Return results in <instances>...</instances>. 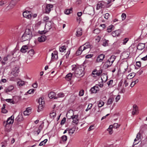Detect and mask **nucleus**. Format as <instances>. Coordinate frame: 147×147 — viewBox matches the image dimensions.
I'll return each instance as SVG.
<instances>
[{
    "label": "nucleus",
    "mask_w": 147,
    "mask_h": 147,
    "mask_svg": "<svg viewBox=\"0 0 147 147\" xmlns=\"http://www.w3.org/2000/svg\"><path fill=\"white\" fill-rule=\"evenodd\" d=\"M17 83L18 85L20 86H22L24 84V82L21 80H20Z\"/></svg>",
    "instance_id": "a18cd8bd"
},
{
    "label": "nucleus",
    "mask_w": 147,
    "mask_h": 147,
    "mask_svg": "<svg viewBox=\"0 0 147 147\" xmlns=\"http://www.w3.org/2000/svg\"><path fill=\"white\" fill-rule=\"evenodd\" d=\"M135 75V73H130L127 76V78L128 79H131L134 77Z\"/></svg>",
    "instance_id": "c9c22d12"
},
{
    "label": "nucleus",
    "mask_w": 147,
    "mask_h": 147,
    "mask_svg": "<svg viewBox=\"0 0 147 147\" xmlns=\"http://www.w3.org/2000/svg\"><path fill=\"white\" fill-rule=\"evenodd\" d=\"M145 44L139 43L137 47V49L139 50H142L145 48Z\"/></svg>",
    "instance_id": "4be33fe9"
},
{
    "label": "nucleus",
    "mask_w": 147,
    "mask_h": 147,
    "mask_svg": "<svg viewBox=\"0 0 147 147\" xmlns=\"http://www.w3.org/2000/svg\"><path fill=\"white\" fill-rule=\"evenodd\" d=\"M104 2L103 1L98 2L96 6V9L98 10L102 8L104 6Z\"/></svg>",
    "instance_id": "4468645a"
},
{
    "label": "nucleus",
    "mask_w": 147,
    "mask_h": 147,
    "mask_svg": "<svg viewBox=\"0 0 147 147\" xmlns=\"http://www.w3.org/2000/svg\"><path fill=\"white\" fill-rule=\"evenodd\" d=\"M42 128L39 127L38 129L36 131V132L37 133V134L38 135L40 132L41 130H42Z\"/></svg>",
    "instance_id": "69168bd1"
},
{
    "label": "nucleus",
    "mask_w": 147,
    "mask_h": 147,
    "mask_svg": "<svg viewBox=\"0 0 147 147\" xmlns=\"http://www.w3.org/2000/svg\"><path fill=\"white\" fill-rule=\"evenodd\" d=\"M44 105V104H41L39 105L38 107V109L37 110V111L38 112H39L42 110L43 108Z\"/></svg>",
    "instance_id": "e433bc0d"
},
{
    "label": "nucleus",
    "mask_w": 147,
    "mask_h": 147,
    "mask_svg": "<svg viewBox=\"0 0 147 147\" xmlns=\"http://www.w3.org/2000/svg\"><path fill=\"white\" fill-rule=\"evenodd\" d=\"M28 53L30 55L32 56L34 55V52L33 50L31 49L28 51Z\"/></svg>",
    "instance_id": "49530a36"
},
{
    "label": "nucleus",
    "mask_w": 147,
    "mask_h": 147,
    "mask_svg": "<svg viewBox=\"0 0 147 147\" xmlns=\"http://www.w3.org/2000/svg\"><path fill=\"white\" fill-rule=\"evenodd\" d=\"M114 29V26L112 25H111L108 27L107 29V31L108 32H111Z\"/></svg>",
    "instance_id": "c756f323"
},
{
    "label": "nucleus",
    "mask_w": 147,
    "mask_h": 147,
    "mask_svg": "<svg viewBox=\"0 0 147 147\" xmlns=\"http://www.w3.org/2000/svg\"><path fill=\"white\" fill-rule=\"evenodd\" d=\"M5 101L7 102L12 103L13 104L14 103V101L11 99H6Z\"/></svg>",
    "instance_id": "09e8293b"
},
{
    "label": "nucleus",
    "mask_w": 147,
    "mask_h": 147,
    "mask_svg": "<svg viewBox=\"0 0 147 147\" xmlns=\"http://www.w3.org/2000/svg\"><path fill=\"white\" fill-rule=\"evenodd\" d=\"M138 107L135 104L133 106V111L132 114L133 115L137 114L138 112Z\"/></svg>",
    "instance_id": "f3484780"
},
{
    "label": "nucleus",
    "mask_w": 147,
    "mask_h": 147,
    "mask_svg": "<svg viewBox=\"0 0 147 147\" xmlns=\"http://www.w3.org/2000/svg\"><path fill=\"white\" fill-rule=\"evenodd\" d=\"M76 129V127L74 126L70 129H68V133L70 135H72Z\"/></svg>",
    "instance_id": "a878e982"
},
{
    "label": "nucleus",
    "mask_w": 147,
    "mask_h": 147,
    "mask_svg": "<svg viewBox=\"0 0 147 147\" xmlns=\"http://www.w3.org/2000/svg\"><path fill=\"white\" fill-rule=\"evenodd\" d=\"M47 139L45 140H44L40 142L39 144V145L40 146L45 145L46 142H47Z\"/></svg>",
    "instance_id": "79ce46f5"
},
{
    "label": "nucleus",
    "mask_w": 147,
    "mask_h": 147,
    "mask_svg": "<svg viewBox=\"0 0 147 147\" xmlns=\"http://www.w3.org/2000/svg\"><path fill=\"white\" fill-rule=\"evenodd\" d=\"M14 121V117L13 115L9 118L6 121H4V124L5 123H7L9 124H11L13 123Z\"/></svg>",
    "instance_id": "9b49d317"
},
{
    "label": "nucleus",
    "mask_w": 147,
    "mask_h": 147,
    "mask_svg": "<svg viewBox=\"0 0 147 147\" xmlns=\"http://www.w3.org/2000/svg\"><path fill=\"white\" fill-rule=\"evenodd\" d=\"M9 55H8L7 56H5L3 58V60L1 62V63L2 65H5L6 64V62L8 60V57Z\"/></svg>",
    "instance_id": "393cba45"
},
{
    "label": "nucleus",
    "mask_w": 147,
    "mask_h": 147,
    "mask_svg": "<svg viewBox=\"0 0 147 147\" xmlns=\"http://www.w3.org/2000/svg\"><path fill=\"white\" fill-rule=\"evenodd\" d=\"M92 74L93 75H96V76H98V74L97 71L96 70H94L92 73Z\"/></svg>",
    "instance_id": "e2e57ef3"
},
{
    "label": "nucleus",
    "mask_w": 147,
    "mask_h": 147,
    "mask_svg": "<svg viewBox=\"0 0 147 147\" xmlns=\"http://www.w3.org/2000/svg\"><path fill=\"white\" fill-rule=\"evenodd\" d=\"M74 112L72 110H69L66 114V117L68 119H72V117L74 116Z\"/></svg>",
    "instance_id": "9d476101"
},
{
    "label": "nucleus",
    "mask_w": 147,
    "mask_h": 147,
    "mask_svg": "<svg viewBox=\"0 0 147 147\" xmlns=\"http://www.w3.org/2000/svg\"><path fill=\"white\" fill-rule=\"evenodd\" d=\"M51 24V23L50 22H47L45 25V30L41 31L40 34H45L47 32L49 31L52 28Z\"/></svg>",
    "instance_id": "7ed1b4c3"
},
{
    "label": "nucleus",
    "mask_w": 147,
    "mask_h": 147,
    "mask_svg": "<svg viewBox=\"0 0 147 147\" xmlns=\"http://www.w3.org/2000/svg\"><path fill=\"white\" fill-rule=\"evenodd\" d=\"M19 67L18 65H16L12 69L11 74L15 77L18 76L19 72Z\"/></svg>",
    "instance_id": "39448f33"
},
{
    "label": "nucleus",
    "mask_w": 147,
    "mask_h": 147,
    "mask_svg": "<svg viewBox=\"0 0 147 147\" xmlns=\"http://www.w3.org/2000/svg\"><path fill=\"white\" fill-rule=\"evenodd\" d=\"M82 34V28H79L77 29L76 32V35L78 37L81 36Z\"/></svg>",
    "instance_id": "b1692460"
},
{
    "label": "nucleus",
    "mask_w": 147,
    "mask_h": 147,
    "mask_svg": "<svg viewBox=\"0 0 147 147\" xmlns=\"http://www.w3.org/2000/svg\"><path fill=\"white\" fill-rule=\"evenodd\" d=\"M138 82V80L136 79L134 81H133L130 85V86L131 87H133L134 85Z\"/></svg>",
    "instance_id": "a19ab883"
},
{
    "label": "nucleus",
    "mask_w": 147,
    "mask_h": 147,
    "mask_svg": "<svg viewBox=\"0 0 147 147\" xmlns=\"http://www.w3.org/2000/svg\"><path fill=\"white\" fill-rule=\"evenodd\" d=\"M120 125H118L117 123H114L113 125V127L114 128H117L119 127Z\"/></svg>",
    "instance_id": "4d7b16f0"
},
{
    "label": "nucleus",
    "mask_w": 147,
    "mask_h": 147,
    "mask_svg": "<svg viewBox=\"0 0 147 147\" xmlns=\"http://www.w3.org/2000/svg\"><path fill=\"white\" fill-rule=\"evenodd\" d=\"M55 95L56 94L55 92H52L49 94L48 96L50 98H54V99H57V97H55Z\"/></svg>",
    "instance_id": "412c9836"
},
{
    "label": "nucleus",
    "mask_w": 147,
    "mask_h": 147,
    "mask_svg": "<svg viewBox=\"0 0 147 147\" xmlns=\"http://www.w3.org/2000/svg\"><path fill=\"white\" fill-rule=\"evenodd\" d=\"M129 40V39L128 38H125L123 40V45H125L126 44V43Z\"/></svg>",
    "instance_id": "bf43d9fd"
},
{
    "label": "nucleus",
    "mask_w": 147,
    "mask_h": 147,
    "mask_svg": "<svg viewBox=\"0 0 147 147\" xmlns=\"http://www.w3.org/2000/svg\"><path fill=\"white\" fill-rule=\"evenodd\" d=\"M31 110L29 108H27L26 110L24 112V115H29L31 113Z\"/></svg>",
    "instance_id": "bb28decb"
},
{
    "label": "nucleus",
    "mask_w": 147,
    "mask_h": 147,
    "mask_svg": "<svg viewBox=\"0 0 147 147\" xmlns=\"http://www.w3.org/2000/svg\"><path fill=\"white\" fill-rule=\"evenodd\" d=\"M83 51V50L82 48V47H80L78 49L77 51L76 54L77 55H79L81 54Z\"/></svg>",
    "instance_id": "473e14b6"
},
{
    "label": "nucleus",
    "mask_w": 147,
    "mask_h": 147,
    "mask_svg": "<svg viewBox=\"0 0 147 147\" xmlns=\"http://www.w3.org/2000/svg\"><path fill=\"white\" fill-rule=\"evenodd\" d=\"M93 32L96 34H98L100 32V31L98 29H96L93 31Z\"/></svg>",
    "instance_id": "6e6d98bb"
},
{
    "label": "nucleus",
    "mask_w": 147,
    "mask_h": 147,
    "mask_svg": "<svg viewBox=\"0 0 147 147\" xmlns=\"http://www.w3.org/2000/svg\"><path fill=\"white\" fill-rule=\"evenodd\" d=\"M34 91L35 90H34V89H31L28 91V93L29 94H30L32 93H33Z\"/></svg>",
    "instance_id": "0e129e2a"
},
{
    "label": "nucleus",
    "mask_w": 147,
    "mask_h": 147,
    "mask_svg": "<svg viewBox=\"0 0 147 147\" xmlns=\"http://www.w3.org/2000/svg\"><path fill=\"white\" fill-rule=\"evenodd\" d=\"M56 112L54 111L53 110L51 113H50V116L51 119H54L56 116Z\"/></svg>",
    "instance_id": "f704fd0d"
},
{
    "label": "nucleus",
    "mask_w": 147,
    "mask_h": 147,
    "mask_svg": "<svg viewBox=\"0 0 147 147\" xmlns=\"http://www.w3.org/2000/svg\"><path fill=\"white\" fill-rule=\"evenodd\" d=\"M72 76V74L71 73H69L66 75L65 77V78L67 80L69 81L71 79Z\"/></svg>",
    "instance_id": "7c9ffc66"
},
{
    "label": "nucleus",
    "mask_w": 147,
    "mask_h": 147,
    "mask_svg": "<svg viewBox=\"0 0 147 147\" xmlns=\"http://www.w3.org/2000/svg\"><path fill=\"white\" fill-rule=\"evenodd\" d=\"M28 49V47L26 45H24L22 47L20 51L23 53H25L26 52V50Z\"/></svg>",
    "instance_id": "cd10ccee"
},
{
    "label": "nucleus",
    "mask_w": 147,
    "mask_h": 147,
    "mask_svg": "<svg viewBox=\"0 0 147 147\" xmlns=\"http://www.w3.org/2000/svg\"><path fill=\"white\" fill-rule=\"evenodd\" d=\"M14 88L13 86L11 85L8 86V87L5 88L4 90L5 92L6 93H8V92H11Z\"/></svg>",
    "instance_id": "aec40b11"
},
{
    "label": "nucleus",
    "mask_w": 147,
    "mask_h": 147,
    "mask_svg": "<svg viewBox=\"0 0 147 147\" xmlns=\"http://www.w3.org/2000/svg\"><path fill=\"white\" fill-rule=\"evenodd\" d=\"M19 0H12L9 6L12 7H13L16 4L17 1Z\"/></svg>",
    "instance_id": "c85d7f7f"
},
{
    "label": "nucleus",
    "mask_w": 147,
    "mask_h": 147,
    "mask_svg": "<svg viewBox=\"0 0 147 147\" xmlns=\"http://www.w3.org/2000/svg\"><path fill=\"white\" fill-rule=\"evenodd\" d=\"M114 100V98H110L107 101V105H110L111 104Z\"/></svg>",
    "instance_id": "58836bf2"
},
{
    "label": "nucleus",
    "mask_w": 147,
    "mask_h": 147,
    "mask_svg": "<svg viewBox=\"0 0 147 147\" xmlns=\"http://www.w3.org/2000/svg\"><path fill=\"white\" fill-rule=\"evenodd\" d=\"M105 57V55L103 54H100L97 57L96 61L97 62H100L102 61Z\"/></svg>",
    "instance_id": "f8f14e48"
},
{
    "label": "nucleus",
    "mask_w": 147,
    "mask_h": 147,
    "mask_svg": "<svg viewBox=\"0 0 147 147\" xmlns=\"http://www.w3.org/2000/svg\"><path fill=\"white\" fill-rule=\"evenodd\" d=\"M58 58V52L57 51H54L51 54V59H57Z\"/></svg>",
    "instance_id": "dca6fc26"
},
{
    "label": "nucleus",
    "mask_w": 147,
    "mask_h": 147,
    "mask_svg": "<svg viewBox=\"0 0 147 147\" xmlns=\"http://www.w3.org/2000/svg\"><path fill=\"white\" fill-rule=\"evenodd\" d=\"M38 102L39 105L40 104H45L44 101L43 100V99L42 98H40L39 99Z\"/></svg>",
    "instance_id": "37998d69"
},
{
    "label": "nucleus",
    "mask_w": 147,
    "mask_h": 147,
    "mask_svg": "<svg viewBox=\"0 0 147 147\" xmlns=\"http://www.w3.org/2000/svg\"><path fill=\"white\" fill-rule=\"evenodd\" d=\"M110 16V15L109 13H106L105 14V16L104 18L105 19H108L109 18V17Z\"/></svg>",
    "instance_id": "052dcab7"
},
{
    "label": "nucleus",
    "mask_w": 147,
    "mask_h": 147,
    "mask_svg": "<svg viewBox=\"0 0 147 147\" xmlns=\"http://www.w3.org/2000/svg\"><path fill=\"white\" fill-rule=\"evenodd\" d=\"M46 37L45 35H42L38 37V40L39 42H42L45 41L46 39Z\"/></svg>",
    "instance_id": "5701e85b"
},
{
    "label": "nucleus",
    "mask_w": 147,
    "mask_h": 147,
    "mask_svg": "<svg viewBox=\"0 0 147 147\" xmlns=\"http://www.w3.org/2000/svg\"><path fill=\"white\" fill-rule=\"evenodd\" d=\"M107 131H109V133L110 134H112L113 133L112 129L108 128L107 129Z\"/></svg>",
    "instance_id": "774afa93"
},
{
    "label": "nucleus",
    "mask_w": 147,
    "mask_h": 147,
    "mask_svg": "<svg viewBox=\"0 0 147 147\" xmlns=\"http://www.w3.org/2000/svg\"><path fill=\"white\" fill-rule=\"evenodd\" d=\"M32 13L30 11H26L23 13V15L24 17L28 19H30L32 18Z\"/></svg>",
    "instance_id": "0eeeda50"
},
{
    "label": "nucleus",
    "mask_w": 147,
    "mask_h": 147,
    "mask_svg": "<svg viewBox=\"0 0 147 147\" xmlns=\"http://www.w3.org/2000/svg\"><path fill=\"white\" fill-rule=\"evenodd\" d=\"M53 7L52 5L50 4L47 5L45 8V13H49L51 9L53 8Z\"/></svg>",
    "instance_id": "ddd939ff"
},
{
    "label": "nucleus",
    "mask_w": 147,
    "mask_h": 147,
    "mask_svg": "<svg viewBox=\"0 0 147 147\" xmlns=\"http://www.w3.org/2000/svg\"><path fill=\"white\" fill-rule=\"evenodd\" d=\"M109 42V41L108 40L105 39L102 41V45L104 47L108 46L109 45L108 43Z\"/></svg>",
    "instance_id": "2f4dec72"
},
{
    "label": "nucleus",
    "mask_w": 147,
    "mask_h": 147,
    "mask_svg": "<svg viewBox=\"0 0 147 147\" xmlns=\"http://www.w3.org/2000/svg\"><path fill=\"white\" fill-rule=\"evenodd\" d=\"M57 96L58 97H63L64 96V94L63 93L61 92L57 94Z\"/></svg>",
    "instance_id": "3c124183"
},
{
    "label": "nucleus",
    "mask_w": 147,
    "mask_h": 147,
    "mask_svg": "<svg viewBox=\"0 0 147 147\" xmlns=\"http://www.w3.org/2000/svg\"><path fill=\"white\" fill-rule=\"evenodd\" d=\"M121 33V31L119 30L113 31L112 33V35L113 37L118 36Z\"/></svg>",
    "instance_id": "a211bd4d"
},
{
    "label": "nucleus",
    "mask_w": 147,
    "mask_h": 147,
    "mask_svg": "<svg viewBox=\"0 0 147 147\" xmlns=\"http://www.w3.org/2000/svg\"><path fill=\"white\" fill-rule=\"evenodd\" d=\"M66 49V47L65 46H63L60 47L59 51L61 52H63Z\"/></svg>",
    "instance_id": "ea45409f"
},
{
    "label": "nucleus",
    "mask_w": 147,
    "mask_h": 147,
    "mask_svg": "<svg viewBox=\"0 0 147 147\" xmlns=\"http://www.w3.org/2000/svg\"><path fill=\"white\" fill-rule=\"evenodd\" d=\"M113 80H111L107 82V84H108V85L109 86L111 85H112L113 84Z\"/></svg>",
    "instance_id": "13d9d810"
},
{
    "label": "nucleus",
    "mask_w": 147,
    "mask_h": 147,
    "mask_svg": "<svg viewBox=\"0 0 147 147\" xmlns=\"http://www.w3.org/2000/svg\"><path fill=\"white\" fill-rule=\"evenodd\" d=\"M16 120L20 122L22 121L23 120V118L22 115H19L16 118Z\"/></svg>",
    "instance_id": "72a5a7b5"
},
{
    "label": "nucleus",
    "mask_w": 147,
    "mask_h": 147,
    "mask_svg": "<svg viewBox=\"0 0 147 147\" xmlns=\"http://www.w3.org/2000/svg\"><path fill=\"white\" fill-rule=\"evenodd\" d=\"M92 104H89L88 105L87 108L86 109V111H87L88 110L92 108Z\"/></svg>",
    "instance_id": "de8ad7c7"
},
{
    "label": "nucleus",
    "mask_w": 147,
    "mask_h": 147,
    "mask_svg": "<svg viewBox=\"0 0 147 147\" xmlns=\"http://www.w3.org/2000/svg\"><path fill=\"white\" fill-rule=\"evenodd\" d=\"M72 119L73 120L72 123L74 125H77L79 122V120L78 119V115H75L72 117Z\"/></svg>",
    "instance_id": "423d86ee"
},
{
    "label": "nucleus",
    "mask_w": 147,
    "mask_h": 147,
    "mask_svg": "<svg viewBox=\"0 0 147 147\" xmlns=\"http://www.w3.org/2000/svg\"><path fill=\"white\" fill-rule=\"evenodd\" d=\"M99 88L98 86H95L91 88L90 91L92 93H96L97 91H99Z\"/></svg>",
    "instance_id": "2eb2a0df"
},
{
    "label": "nucleus",
    "mask_w": 147,
    "mask_h": 147,
    "mask_svg": "<svg viewBox=\"0 0 147 147\" xmlns=\"http://www.w3.org/2000/svg\"><path fill=\"white\" fill-rule=\"evenodd\" d=\"M122 20H124L126 18V15L125 13H123L121 16Z\"/></svg>",
    "instance_id": "5fc2aeb1"
},
{
    "label": "nucleus",
    "mask_w": 147,
    "mask_h": 147,
    "mask_svg": "<svg viewBox=\"0 0 147 147\" xmlns=\"http://www.w3.org/2000/svg\"><path fill=\"white\" fill-rule=\"evenodd\" d=\"M140 140V133L138 134L136 138L134 140V142L133 144V146H134L135 145L138 144Z\"/></svg>",
    "instance_id": "1a4fd4ad"
},
{
    "label": "nucleus",
    "mask_w": 147,
    "mask_h": 147,
    "mask_svg": "<svg viewBox=\"0 0 147 147\" xmlns=\"http://www.w3.org/2000/svg\"><path fill=\"white\" fill-rule=\"evenodd\" d=\"M115 59V56L114 55L111 56V57L109 59H108L107 61L105 63L106 66H107L108 67L111 66Z\"/></svg>",
    "instance_id": "20e7f679"
},
{
    "label": "nucleus",
    "mask_w": 147,
    "mask_h": 147,
    "mask_svg": "<svg viewBox=\"0 0 147 147\" xmlns=\"http://www.w3.org/2000/svg\"><path fill=\"white\" fill-rule=\"evenodd\" d=\"M66 120V118H63L62 120H61V125H63L64 123L65 122Z\"/></svg>",
    "instance_id": "338daca9"
},
{
    "label": "nucleus",
    "mask_w": 147,
    "mask_h": 147,
    "mask_svg": "<svg viewBox=\"0 0 147 147\" xmlns=\"http://www.w3.org/2000/svg\"><path fill=\"white\" fill-rule=\"evenodd\" d=\"M49 17L48 16H45L43 18V20L44 21H45L46 23H47V22H49L48 21L49 20Z\"/></svg>",
    "instance_id": "864d4df0"
},
{
    "label": "nucleus",
    "mask_w": 147,
    "mask_h": 147,
    "mask_svg": "<svg viewBox=\"0 0 147 147\" xmlns=\"http://www.w3.org/2000/svg\"><path fill=\"white\" fill-rule=\"evenodd\" d=\"M84 45H85L84 46H81L83 51L89 48L91 49L92 47V46L89 42L86 43Z\"/></svg>",
    "instance_id": "6e6552de"
},
{
    "label": "nucleus",
    "mask_w": 147,
    "mask_h": 147,
    "mask_svg": "<svg viewBox=\"0 0 147 147\" xmlns=\"http://www.w3.org/2000/svg\"><path fill=\"white\" fill-rule=\"evenodd\" d=\"M104 102L101 100L99 101L98 105L99 107H102L104 105Z\"/></svg>",
    "instance_id": "c03bdc74"
},
{
    "label": "nucleus",
    "mask_w": 147,
    "mask_h": 147,
    "mask_svg": "<svg viewBox=\"0 0 147 147\" xmlns=\"http://www.w3.org/2000/svg\"><path fill=\"white\" fill-rule=\"evenodd\" d=\"M72 11V9L71 8H70L69 9H67L65 10L64 11V13L65 14L68 15L69 14L71 13Z\"/></svg>",
    "instance_id": "4c0bfd02"
},
{
    "label": "nucleus",
    "mask_w": 147,
    "mask_h": 147,
    "mask_svg": "<svg viewBox=\"0 0 147 147\" xmlns=\"http://www.w3.org/2000/svg\"><path fill=\"white\" fill-rule=\"evenodd\" d=\"M3 125L5 127V131H9L10 130L11 126L10 124L6 123H5V124H4L3 123Z\"/></svg>",
    "instance_id": "6ab92c4d"
},
{
    "label": "nucleus",
    "mask_w": 147,
    "mask_h": 147,
    "mask_svg": "<svg viewBox=\"0 0 147 147\" xmlns=\"http://www.w3.org/2000/svg\"><path fill=\"white\" fill-rule=\"evenodd\" d=\"M42 23V22L41 21H39L36 23L35 26L36 27L38 28L40 25Z\"/></svg>",
    "instance_id": "603ef678"
},
{
    "label": "nucleus",
    "mask_w": 147,
    "mask_h": 147,
    "mask_svg": "<svg viewBox=\"0 0 147 147\" xmlns=\"http://www.w3.org/2000/svg\"><path fill=\"white\" fill-rule=\"evenodd\" d=\"M61 139L63 141H66L67 139V137L65 135L63 136H62Z\"/></svg>",
    "instance_id": "8fccbe9b"
},
{
    "label": "nucleus",
    "mask_w": 147,
    "mask_h": 147,
    "mask_svg": "<svg viewBox=\"0 0 147 147\" xmlns=\"http://www.w3.org/2000/svg\"><path fill=\"white\" fill-rule=\"evenodd\" d=\"M72 70L74 71L72 74H74L76 77H81L84 75V67L83 66H79L73 65H72Z\"/></svg>",
    "instance_id": "f257e3e1"
},
{
    "label": "nucleus",
    "mask_w": 147,
    "mask_h": 147,
    "mask_svg": "<svg viewBox=\"0 0 147 147\" xmlns=\"http://www.w3.org/2000/svg\"><path fill=\"white\" fill-rule=\"evenodd\" d=\"M32 86L34 88H37L38 86V85L36 82L34 83L32 85Z\"/></svg>",
    "instance_id": "680f3d73"
},
{
    "label": "nucleus",
    "mask_w": 147,
    "mask_h": 147,
    "mask_svg": "<svg viewBox=\"0 0 147 147\" xmlns=\"http://www.w3.org/2000/svg\"><path fill=\"white\" fill-rule=\"evenodd\" d=\"M32 37V32L29 29H26L22 37L23 41L29 40Z\"/></svg>",
    "instance_id": "f03ea898"
}]
</instances>
